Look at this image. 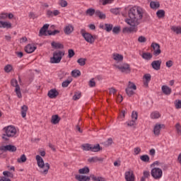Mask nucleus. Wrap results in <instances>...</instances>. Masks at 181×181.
Returning a JSON list of instances; mask_svg holds the SVG:
<instances>
[{
    "mask_svg": "<svg viewBox=\"0 0 181 181\" xmlns=\"http://www.w3.org/2000/svg\"><path fill=\"white\" fill-rule=\"evenodd\" d=\"M138 42H139L140 43H145V42H146V37H145L144 36H140L138 38Z\"/></svg>",
    "mask_w": 181,
    "mask_h": 181,
    "instance_id": "obj_58",
    "label": "nucleus"
},
{
    "mask_svg": "<svg viewBox=\"0 0 181 181\" xmlns=\"http://www.w3.org/2000/svg\"><path fill=\"white\" fill-rule=\"evenodd\" d=\"M141 57L142 59H144V60H151L153 55L151 54V52H143Z\"/></svg>",
    "mask_w": 181,
    "mask_h": 181,
    "instance_id": "obj_32",
    "label": "nucleus"
},
{
    "mask_svg": "<svg viewBox=\"0 0 181 181\" xmlns=\"http://www.w3.org/2000/svg\"><path fill=\"white\" fill-rule=\"evenodd\" d=\"M4 29H12V23L7 21H0V28Z\"/></svg>",
    "mask_w": 181,
    "mask_h": 181,
    "instance_id": "obj_17",
    "label": "nucleus"
},
{
    "mask_svg": "<svg viewBox=\"0 0 181 181\" xmlns=\"http://www.w3.org/2000/svg\"><path fill=\"white\" fill-rule=\"evenodd\" d=\"M71 76L72 77H80V76H81V72L80 71V70H73L71 71Z\"/></svg>",
    "mask_w": 181,
    "mask_h": 181,
    "instance_id": "obj_42",
    "label": "nucleus"
},
{
    "mask_svg": "<svg viewBox=\"0 0 181 181\" xmlns=\"http://www.w3.org/2000/svg\"><path fill=\"white\" fill-rule=\"evenodd\" d=\"M83 151H90L91 152H100L103 149L100 144H84L81 145Z\"/></svg>",
    "mask_w": 181,
    "mask_h": 181,
    "instance_id": "obj_5",
    "label": "nucleus"
},
{
    "mask_svg": "<svg viewBox=\"0 0 181 181\" xmlns=\"http://www.w3.org/2000/svg\"><path fill=\"white\" fill-rule=\"evenodd\" d=\"M151 47L153 48V56H155L156 57L159 56V54H160V53H162V50H160V45L156 42H152Z\"/></svg>",
    "mask_w": 181,
    "mask_h": 181,
    "instance_id": "obj_10",
    "label": "nucleus"
},
{
    "mask_svg": "<svg viewBox=\"0 0 181 181\" xmlns=\"http://www.w3.org/2000/svg\"><path fill=\"white\" fill-rule=\"evenodd\" d=\"M8 18V13H1L0 14V20L4 21V19H6Z\"/></svg>",
    "mask_w": 181,
    "mask_h": 181,
    "instance_id": "obj_57",
    "label": "nucleus"
},
{
    "mask_svg": "<svg viewBox=\"0 0 181 181\" xmlns=\"http://www.w3.org/2000/svg\"><path fill=\"white\" fill-rule=\"evenodd\" d=\"M165 66H166V67H168V68L172 67V66H173V61L169 60V61L166 62Z\"/></svg>",
    "mask_w": 181,
    "mask_h": 181,
    "instance_id": "obj_63",
    "label": "nucleus"
},
{
    "mask_svg": "<svg viewBox=\"0 0 181 181\" xmlns=\"http://www.w3.org/2000/svg\"><path fill=\"white\" fill-rule=\"evenodd\" d=\"M11 84L13 87H16L15 93L18 98H22V92H21V86L18 84V80L11 79Z\"/></svg>",
    "mask_w": 181,
    "mask_h": 181,
    "instance_id": "obj_9",
    "label": "nucleus"
},
{
    "mask_svg": "<svg viewBox=\"0 0 181 181\" xmlns=\"http://www.w3.org/2000/svg\"><path fill=\"white\" fill-rule=\"evenodd\" d=\"M171 30L175 32L177 35H181V27H176L173 25L171 27Z\"/></svg>",
    "mask_w": 181,
    "mask_h": 181,
    "instance_id": "obj_37",
    "label": "nucleus"
},
{
    "mask_svg": "<svg viewBox=\"0 0 181 181\" xmlns=\"http://www.w3.org/2000/svg\"><path fill=\"white\" fill-rule=\"evenodd\" d=\"M4 71H6V73H11V71H12V66L11 64H8L4 67Z\"/></svg>",
    "mask_w": 181,
    "mask_h": 181,
    "instance_id": "obj_54",
    "label": "nucleus"
},
{
    "mask_svg": "<svg viewBox=\"0 0 181 181\" xmlns=\"http://www.w3.org/2000/svg\"><path fill=\"white\" fill-rule=\"evenodd\" d=\"M114 25L112 24H105V28L104 30H106L107 32H111L112 30V28Z\"/></svg>",
    "mask_w": 181,
    "mask_h": 181,
    "instance_id": "obj_44",
    "label": "nucleus"
},
{
    "mask_svg": "<svg viewBox=\"0 0 181 181\" xmlns=\"http://www.w3.org/2000/svg\"><path fill=\"white\" fill-rule=\"evenodd\" d=\"M120 31H121V27L119 26L114 27L112 29L113 33H115L116 35H118V33H119Z\"/></svg>",
    "mask_w": 181,
    "mask_h": 181,
    "instance_id": "obj_55",
    "label": "nucleus"
},
{
    "mask_svg": "<svg viewBox=\"0 0 181 181\" xmlns=\"http://www.w3.org/2000/svg\"><path fill=\"white\" fill-rule=\"evenodd\" d=\"M81 35L83 39H85L86 42L90 43V45H93V43L95 42V38H94V36L89 33H86L84 29L81 30Z\"/></svg>",
    "mask_w": 181,
    "mask_h": 181,
    "instance_id": "obj_6",
    "label": "nucleus"
},
{
    "mask_svg": "<svg viewBox=\"0 0 181 181\" xmlns=\"http://www.w3.org/2000/svg\"><path fill=\"white\" fill-rule=\"evenodd\" d=\"M151 175L153 179L156 180H158L162 177V175H163V171H162V169L159 168H154L151 170Z\"/></svg>",
    "mask_w": 181,
    "mask_h": 181,
    "instance_id": "obj_7",
    "label": "nucleus"
},
{
    "mask_svg": "<svg viewBox=\"0 0 181 181\" xmlns=\"http://www.w3.org/2000/svg\"><path fill=\"white\" fill-rule=\"evenodd\" d=\"M165 127L164 124H156L153 128V134L155 136H159L160 135V130L162 127Z\"/></svg>",
    "mask_w": 181,
    "mask_h": 181,
    "instance_id": "obj_13",
    "label": "nucleus"
},
{
    "mask_svg": "<svg viewBox=\"0 0 181 181\" xmlns=\"http://www.w3.org/2000/svg\"><path fill=\"white\" fill-rule=\"evenodd\" d=\"M80 98H81V92H75L73 96L74 101H77V100H80Z\"/></svg>",
    "mask_w": 181,
    "mask_h": 181,
    "instance_id": "obj_41",
    "label": "nucleus"
},
{
    "mask_svg": "<svg viewBox=\"0 0 181 181\" xmlns=\"http://www.w3.org/2000/svg\"><path fill=\"white\" fill-rule=\"evenodd\" d=\"M88 86L90 87H95V81H94V78H91V80L89 81Z\"/></svg>",
    "mask_w": 181,
    "mask_h": 181,
    "instance_id": "obj_62",
    "label": "nucleus"
},
{
    "mask_svg": "<svg viewBox=\"0 0 181 181\" xmlns=\"http://www.w3.org/2000/svg\"><path fill=\"white\" fill-rule=\"evenodd\" d=\"M95 16L97 18H99V19H105L107 18V16L105 15V13H104L103 12H102L100 10H96Z\"/></svg>",
    "mask_w": 181,
    "mask_h": 181,
    "instance_id": "obj_27",
    "label": "nucleus"
},
{
    "mask_svg": "<svg viewBox=\"0 0 181 181\" xmlns=\"http://www.w3.org/2000/svg\"><path fill=\"white\" fill-rule=\"evenodd\" d=\"M86 62H87V59L80 58L77 60V63L79 64V66H86Z\"/></svg>",
    "mask_w": 181,
    "mask_h": 181,
    "instance_id": "obj_45",
    "label": "nucleus"
},
{
    "mask_svg": "<svg viewBox=\"0 0 181 181\" xmlns=\"http://www.w3.org/2000/svg\"><path fill=\"white\" fill-rule=\"evenodd\" d=\"M35 49H37L36 46L31 44H28L25 47V52L29 54L33 53Z\"/></svg>",
    "mask_w": 181,
    "mask_h": 181,
    "instance_id": "obj_18",
    "label": "nucleus"
},
{
    "mask_svg": "<svg viewBox=\"0 0 181 181\" xmlns=\"http://www.w3.org/2000/svg\"><path fill=\"white\" fill-rule=\"evenodd\" d=\"M3 131L5 132L2 135V139L4 141H9L8 138H13L16 135V128L13 126H8L3 129Z\"/></svg>",
    "mask_w": 181,
    "mask_h": 181,
    "instance_id": "obj_3",
    "label": "nucleus"
},
{
    "mask_svg": "<svg viewBox=\"0 0 181 181\" xmlns=\"http://www.w3.org/2000/svg\"><path fill=\"white\" fill-rule=\"evenodd\" d=\"M150 7L151 9H159L160 8V3L159 1H151Z\"/></svg>",
    "mask_w": 181,
    "mask_h": 181,
    "instance_id": "obj_30",
    "label": "nucleus"
},
{
    "mask_svg": "<svg viewBox=\"0 0 181 181\" xmlns=\"http://www.w3.org/2000/svg\"><path fill=\"white\" fill-rule=\"evenodd\" d=\"M60 119H61L60 117H59L57 115H54L52 116L51 122L54 125H57V124L60 122Z\"/></svg>",
    "mask_w": 181,
    "mask_h": 181,
    "instance_id": "obj_24",
    "label": "nucleus"
},
{
    "mask_svg": "<svg viewBox=\"0 0 181 181\" xmlns=\"http://www.w3.org/2000/svg\"><path fill=\"white\" fill-rule=\"evenodd\" d=\"M46 15L47 18H53L54 16L60 15V11L59 10H54L53 11L51 10H47Z\"/></svg>",
    "mask_w": 181,
    "mask_h": 181,
    "instance_id": "obj_15",
    "label": "nucleus"
},
{
    "mask_svg": "<svg viewBox=\"0 0 181 181\" xmlns=\"http://www.w3.org/2000/svg\"><path fill=\"white\" fill-rule=\"evenodd\" d=\"M161 90L165 95H170L172 93V88H169L168 86H163Z\"/></svg>",
    "mask_w": 181,
    "mask_h": 181,
    "instance_id": "obj_21",
    "label": "nucleus"
},
{
    "mask_svg": "<svg viewBox=\"0 0 181 181\" xmlns=\"http://www.w3.org/2000/svg\"><path fill=\"white\" fill-rule=\"evenodd\" d=\"M74 31V27L70 24H69L64 28V32L65 35H71V33H73Z\"/></svg>",
    "mask_w": 181,
    "mask_h": 181,
    "instance_id": "obj_19",
    "label": "nucleus"
},
{
    "mask_svg": "<svg viewBox=\"0 0 181 181\" xmlns=\"http://www.w3.org/2000/svg\"><path fill=\"white\" fill-rule=\"evenodd\" d=\"M175 107L177 110H180L181 108V100H175L174 102Z\"/></svg>",
    "mask_w": 181,
    "mask_h": 181,
    "instance_id": "obj_46",
    "label": "nucleus"
},
{
    "mask_svg": "<svg viewBox=\"0 0 181 181\" xmlns=\"http://www.w3.org/2000/svg\"><path fill=\"white\" fill-rule=\"evenodd\" d=\"M95 9L93 8H88L86 11V15L87 16H93V15H95Z\"/></svg>",
    "mask_w": 181,
    "mask_h": 181,
    "instance_id": "obj_33",
    "label": "nucleus"
},
{
    "mask_svg": "<svg viewBox=\"0 0 181 181\" xmlns=\"http://www.w3.org/2000/svg\"><path fill=\"white\" fill-rule=\"evenodd\" d=\"M16 146L11 144L0 146L1 152H16Z\"/></svg>",
    "mask_w": 181,
    "mask_h": 181,
    "instance_id": "obj_11",
    "label": "nucleus"
},
{
    "mask_svg": "<svg viewBox=\"0 0 181 181\" xmlns=\"http://www.w3.org/2000/svg\"><path fill=\"white\" fill-rule=\"evenodd\" d=\"M112 59L113 60H115V62H117V63H119V62H122V60H124V56L119 54H113Z\"/></svg>",
    "mask_w": 181,
    "mask_h": 181,
    "instance_id": "obj_25",
    "label": "nucleus"
},
{
    "mask_svg": "<svg viewBox=\"0 0 181 181\" xmlns=\"http://www.w3.org/2000/svg\"><path fill=\"white\" fill-rule=\"evenodd\" d=\"M132 119H134V121H136V119H138V112H136V111L132 112Z\"/></svg>",
    "mask_w": 181,
    "mask_h": 181,
    "instance_id": "obj_56",
    "label": "nucleus"
},
{
    "mask_svg": "<svg viewBox=\"0 0 181 181\" xmlns=\"http://www.w3.org/2000/svg\"><path fill=\"white\" fill-rule=\"evenodd\" d=\"M47 33L49 36H54V35H57V33H60V30H54V31L48 30Z\"/></svg>",
    "mask_w": 181,
    "mask_h": 181,
    "instance_id": "obj_52",
    "label": "nucleus"
},
{
    "mask_svg": "<svg viewBox=\"0 0 181 181\" xmlns=\"http://www.w3.org/2000/svg\"><path fill=\"white\" fill-rule=\"evenodd\" d=\"M103 160H104V158L97 156L91 157L88 159V162H89L90 163H95V162H103Z\"/></svg>",
    "mask_w": 181,
    "mask_h": 181,
    "instance_id": "obj_23",
    "label": "nucleus"
},
{
    "mask_svg": "<svg viewBox=\"0 0 181 181\" xmlns=\"http://www.w3.org/2000/svg\"><path fill=\"white\" fill-rule=\"evenodd\" d=\"M73 81L72 79H67L65 81L62 82V86L64 88L69 87V84Z\"/></svg>",
    "mask_w": 181,
    "mask_h": 181,
    "instance_id": "obj_49",
    "label": "nucleus"
},
{
    "mask_svg": "<svg viewBox=\"0 0 181 181\" xmlns=\"http://www.w3.org/2000/svg\"><path fill=\"white\" fill-rule=\"evenodd\" d=\"M59 5L60 6H62V8H66V6H67V5H68L67 1H66V0H59Z\"/></svg>",
    "mask_w": 181,
    "mask_h": 181,
    "instance_id": "obj_50",
    "label": "nucleus"
},
{
    "mask_svg": "<svg viewBox=\"0 0 181 181\" xmlns=\"http://www.w3.org/2000/svg\"><path fill=\"white\" fill-rule=\"evenodd\" d=\"M79 175H88L90 173V168L88 167H84L78 170Z\"/></svg>",
    "mask_w": 181,
    "mask_h": 181,
    "instance_id": "obj_31",
    "label": "nucleus"
},
{
    "mask_svg": "<svg viewBox=\"0 0 181 181\" xmlns=\"http://www.w3.org/2000/svg\"><path fill=\"white\" fill-rule=\"evenodd\" d=\"M90 179L93 181H107L103 177H97L94 175H90Z\"/></svg>",
    "mask_w": 181,
    "mask_h": 181,
    "instance_id": "obj_34",
    "label": "nucleus"
},
{
    "mask_svg": "<svg viewBox=\"0 0 181 181\" xmlns=\"http://www.w3.org/2000/svg\"><path fill=\"white\" fill-rule=\"evenodd\" d=\"M156 16H157V18H158L159 19L162 18H165V11L164 10H158L157 12H156Z\"/></svg>",
    "mask_w": 181,
    "mask_h": 181,
    "instance_id": "obj_38",
    "label": "nucleus"
},
{
    "mask_svg": "<svg viewBox=\"0 0 181 181\" xmlns=\"http://www.w3.org/2000/svg\"><path fill=\"white\" fill-rule=\"evenodd\" d=\"M75 179L78 181H90L91 177L86 175H76Z\"/></svg>",
    "mask_w": 181,
    "mask_h": 181,
    "instance_id": "obj_22",
    "label": "nucleus"
},
{
    "mask_svg": "<svg viewBox=\"0 0 181 181\" xmlns=\"http://www.w3.org/2000/svg\"><path fill=\"white\" fill-rule=\"evenodd\" d=\"M145 11L141 7H133L128 11V18L124 21L130 27H125L122 30L123 33H132L138 32V26L142 23Z\"/></svg>",
    "mask_w": 181,
    "mask_h": 181,
    "instance_id": "obj_1",
    "label": "nucleus"
},
{
    "mask_svg": "<svg viewBox=\"0 0 181 181\" xmlns=\"http://www.w3.org/2000/svg\"><path fill=\"white\" fill-rule=\"evenodd\" d=\"M51 46L54 49H64V45H63V44L59 43V42H52L51 43Z\"/></svg>",
    "mask_w": 181,
    "mask_h": 181,
    "instance_id": "obj_29",
    "label": "nucleus"
},
{
    "mask_svg": "<svg viewBox=\"0 0 181 181\" xmlns=\"http://www.w3.org/2000/svg\"><path fill=\"white\" fill-rule=\"evenodd\" d=\"M35 159L37 160V164L39 168L38 172L41 175H44L45 176H46V175L49 173V170L50 169V164H49V163H45V160H43V158L40 155H37L35 156Z\"/></svg>",
    "mask_w": 181,
    "mask_h": 181,
    "instance_id": "obj_2",
    "label": "nucleus"
},
{
    "mask_svg": "<svg viewBox=\"0 0 181 181\" xmlns=\"http://www.w3.org/2000/svg\"><path fill=\"white\" fill-rule=\"evenodd\" d=\"M151 118H152V119H158V118H160V113L158 111H154L151 112Z\"/></svg>",
    "mask_w": 181,
    "mask_h": 181,
    "instance_id": "obj_36",
    "label": "nucleus"
},
{
    "mask_svg": "<svg viewBox=\"0 0 181 181\" xmlns=\"http://www.w3.org/2000/svg\"><path fill=\"white\" fill-rule=\"evenodd\" d=\"M116 69H118L122 73H125V74H129L131 73V66L127 64L124 63L122 65H115Z\"/></svg>",
    "mask_w": 181,
    "mask_h": 181,
    "instance_id": "obj_8",
    "label": "nucleus"
},
{
    "mask_svg": "<svg viewBox=\"0 0 181 181\" xmlns=\"http://www.w3.org/2000/svg\"><path fill=\"white\" fill-rule=\"evenodd\" d=\"M126 94L128 97H132L135 94V91L133 89L126 88L125 89Z\"/></svg>",
    "mask_w": 181,
    "mask_h": 181,
    "instance_id": "obj_39",
    "label": "nucleus"
},
{
    "mask_svg": "<svg viewBox=\"0 0 181 181\" xmlns=\"http://www.w3.org/2000/svg\"><path fill=\"white\" fill-rule=\"evenodd\" d=\"M28 160V158H26V156L25 154H23L21 158L17 159V162L18 163H25Z\"/></svg>",
    "mask_w": 181,
    "mask_h": 181,
    "instance_id": "obj_40",
    "label": "nucleus"
},
{
    "mask_svg": "<svg viewBox=\"0 0 181 181\" xmlns=\"http://www.w3.org/2000/svg\"><path fill=\"white\" fill-rule=\"evenodd\" d=\"M124 178L127 181H135V175L134 171L129 170L124 173Z\"/></svg>",
    "mask_w": 181,
    "mask_h": 181,
    "instance_id": "obj_12",
    "label": "nucleus"
},
{
    "mask_svg": "<svg viewBox=\"0 0 181 181\" xmlns=\"http://www.w3.org/2000/svg\"><path fill=\"white\" fill-rule=\"evenodd\" d=\"M127 88H130L135 90H136V85L132 81H129Z\"/></svg>",
    "mask_w": 181,
    "mask_h": 181,
    "instance_id": "obj_43",
    "label": "nucleus"
},
{
    "mask_svg": "<svg viewBox=\"0 0 181 181\" xmlns=\"http://www.w3.org/2000/svg\"><path fill=\"white\" fill-rule=\"evenodd\" d=\"M63 56H64V51L57 50L53 52V57L50 58L49 62L52 64H57L62 62Z\"/></svg>",
    "mask_w": 181,
    "mask_h": 181,
    "instance_id": "obj_4",
    "label": "nucleus"
},
{
    "mask_svg": "<svg viewBox=\"0 0 181 181\" xmlns=\"http://www.w3.org/2000/svg\"><path fill=\"white\" fill-rule=\"evenodd\" d=\"M175 129H176L177 135H179L180 136V135H181V125H180V124L177 123L175 124Z\"/></svg>",
    "mask_w": 181,
    "mask_h": 181,
    "instance_id": "obj_48",
    "label": "nucleus"
},
{
    "mask_svg": "<svg viewBox=\"0 0 181 181\" xmlns=\"http://www.w3.org/2000/svg\"><path fill=\"white\" fill-rule=\"evenodd\" d=\"M74 54H76V52H74V49H70L68 50V57L69 59H71V57H74Z\"/></svg>",
    "mask_w": 181,
    "mask_h": 181,
    "instance_id": "obj_53",
    "label": "nucleus"
},
{
    "mask_svg": "<svg viewBox=\"0 0 181 181\" xmlns=\"http://www.w3.org/2000/svg\"><path fill=\"white\" fill-rule=\"evenodd\" d=\"M3 175L4 177H13V173L9 172V171H4L3 172Z\"/></svg>",
    "mask_w": 181,
    "mask_h": 181,
    "instance_id": "obj_47",
    "label": "nucleus"
},
{
    "mask_svg": "<svg viewBox=\"0 0 181 181\" xmlns=\"http://www.w3.org/2000/svg\"><path fill=\"white\" fill-rule=\"evenodd\" d=\"M112 138H109L106 141H105V145L106 146H110L112 145Z\"/></svg>",
    "mask_w": 181,
    "mask_h": 181,
    "instance_id": "obj_59",
    "label": "nucleus"
},
{
    "mask_svg": "<svg viewBox=\"0 0 181 181\" xmlns=\"http://www.w3.org/2000/svg\"><path fill=\"white\" fill-rule=\"evenodd\" d=\"M136 121L132 119L129 122H127V127H134L135 125Z\"/></svg>",
    "mask_w": 181,
    "mask_h": 181,
    "instance_id": "obj_60",
    "label": "nucleus"
},
{
    "mask_svg": "<svg viewBox=\"0 0 181 181\" xmlns=\"http://www.w3.org/2000/svg\"><path fill=\"white\" fill-rule=\"evenodd\" d=\"M112 1L114 0H101L102 5L105 6L107 5V4H112Z\"/></svg>",
    "mask_w": 181,
    "mask_h": 181,
    "instance_id": "obj_61",
    "label": "nucleus"
},
{
    "mask_svg": "<svg viewBox=\"0 0 181 181\" xmlns=\"http://www.w3.org/2000/svg\"><path fill=\"white\" fill-rule=\"evenodd\" d=\"M47 95L49 98H56L59 95V91L56 88L51 89L48 91Z\"/></svg>",
    "mask_w": 181,
    "mask_h": 181,
    "instance_id": "obj_16",
    "label": "nucleus"
},
{
    "mask_svg": "<svg viewBox=\"0 0 181 181\" xmlns=\"http://www.w3.org/2000/svg\"><path fill=\"white\" fill-rule=\"evenodd\" d=\"M28 112V107L24 105L21 107V115L23 118L26 117V114Z\"/></svg>",
    "mask_w": 181,
    "mask_h": 181,
    "instance_id": "obj_35",
    "label": "nucleus"
},
{
    "mask_svg": "<svg viewBox=\"0 0 181 181\" xmlns=\"http://www.w3.org/2000/svg\"><path fill=\"white\" fill-rule=\"evenodd\" d=\"M151 77L152 76L150 75V74H146L144 75V78L145 79V81H144V84L145 87H148L149 82L151 81Z\"/></svg>",
    "mask_w": 181,
    "mask_h": 181,
    "instance_id": "obj_26",
    "label": "nucleus"
},
{
    "mask_svg": "<svg viewBox=\"0 0 181 181\" xmlns=\"http://www.w3.org/2000/svg\"><path fill=\"white\" fill-rule=\"evenodd\" d=\"M47 29H49V24H45L40 30L39 36H46Z\"/></svg>",
    "mask_w": 181,
    "mask_h": 181,
    "instance_id": "obj_20",
    "label": "nucleus"
},
{
    "mask_svg": "<svg viewBox=\"0 0 181 181\" xmlns=\"http://www.w3.org/2000/svg\"><path fill=\"white\" fill-rule=\"evenodd\" d=\"M162 64V60H155L151 63V66L154 70H160V65Z\"/></svg>",
    "mask_w": 181,
    "mask_h": 181,
    "instance_id": "obj_14",
    "label": "nucleus"
},
{
    "mask_svg": "<svg viewBox=\"0 0 181 181\" xmlns=\"http://www.w3.org/2000/svg\"><path fill=\"white\" fill-rule=\"evenodd\" d=\"M149 177H151V173L148 170H144L143 172V176L141 177V181H146Z\"/></svg>",
    "mask_w": 181,
    "mask_h": 181,
    "instance_id": "obj_28",
    "label": "nucleus"
},
{
    "mask_svg": "<svg viewBox=\"0 0 181 181\" xmlns=\"http://www.w3.org/2000/svg\"><path fill=\"white\" fill-rule=\"evenodd\" d=\"M134 152L135 155H139V153H141V148L139 147H136L134 149Z\"/></svg>",
    "mask_w": 181,
    "mask_h": 181,
    "instance_id": "obj_64",
    "label": "nucleus"
},
{
    "mask_svg": "<svg viewBox=\"0 0 181 181\" xmlns=\"http://www.w3.org/2000/svg\"><path fill=\"white\" fill-rule=\"evenodd\" d=\"M140 159L141 160H142L143 162H149V156L148 155H143L141 156H140Z\"/></svg>",
    "mask_w": 181,
    "mask_h": 181,
    "instance_id": "obj_51",
    "label": "nucleus"
}]
</instances>
